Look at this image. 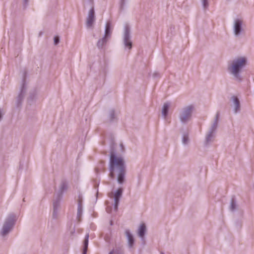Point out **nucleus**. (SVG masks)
I'll use <instances>...</instances> for the list:
<instances>
[{"label":"nucleus","mask_w":254,"mask_h":254,"mask_svg":"<svg viewBox=\"0 0 254 254\" xmlns=\"http://www.w3.org/2000/svg\"><path fill=\"white\" fill-rule=\"evenodd\" d=\"M219 113H217L214 118V121L212 123L210 127L209 128L208 131L213 132L215 133L216 129L218 127V121H219Z\"/></svg>","instance_id":"13"},{"label":"nucleus","mask_w":254,"mask_h":254,"mask_svg":"<svg viewBox=\"0 0 254 254\" xmlns=\"http://www.w3.org/2000/svg\"><path fill=\"white\" fill-rule=\"evenodd\" d=\"M112 32V28L111 24L110 22H108L105 26L104 37L107 38H109Z\"/></svg>","instance_id":"15"},{"label":"nucleus","mask_w":254,"mask_h":254,"mask_svg":"<svg viewBox=\"0 0 254 254\" xmlns=\"http://www.w3.org/2000/svg\"><path fill=\"white\" fill-rule=\"evenodd\" d=\"M26 92V85L25 84V81L24 79L23 80L22 85L21 87L20 91L15 99V104L17 108H20L23 103V100L25 97V95Z\"/></svg>","instance_id":"5"},{"label":"nucleus","mask_w":254,"mask_h":254,"mask_svg":"<svg viewBox=\"0 0 254 254\" xmlns=\"http://www.w3.org/2000/svg\"><path fill=\"white\" fill-rule=\"evenodd\" d=\"M16 220V217L13 214H10L6 217L0 231V235L2 237L6 236L12 231Z\"/></svg>","instance_id":"4"},{"label":"nucleus","mask_w":254,"mask_h":254,"mask_svg":"<svg viewBox=\"0 0 254 254\" xmlns=\"http://www.w3.org/2000/svg\"><path fill=\"white\" fill-rule=\"evenodd\" d=\"M67 189V183L63 181L60 186L59 190L55 193L54 199L61 201L64 191Z\"/></svg>","instance_id":"10"},{"label":"nucleus","mask_w":254,"mask_h":254,"mask_svg":"<svg viewBox=\"0 0 254 254\" xmlns=\"http://www.w3.org/2000/svg\"><path fill=\"white\" fill-rule=\"evenodd\" d=\"M120 146L122 148V149L123 150H124V147H123V145L122 143L120 144Z\"/></svg>","instance_id":"33"},{"label":"nucleus","mask_w":254,"mask_h":254,"mask_svg":"<svg viewBox=\"0 0 254 254\" xmlns=\"http://www.w3.org/2000/svg\"><path fill=\"white\" fill-rule=\"evenodd\" d=\"M4 114V111L3 109H0V121L1 120L2 118V116Z\"/></svg>","instance_id":"29"},{"label":"nucleus","mask_w":254,"mask_h":254,"mask_svg":"<svg viewBox=\"0 0 254 254\" xmlns=\"http://www.w3.org/2000/svg\"><path fill=\"white\" fill-rule=\"evenodd\" d=\"M123 194L122 189H118L114 193L111 192L109 194V196L110 198H114V209L115 211H117L119 204L120 199L121 198Z\"/></svg>","instance_id":"6"},{"label":"nucleus","mask_w":254,"mask_h":254,"mask_svg":"<svg viewBox=\"0 0 254 254\" xmlns=\"http://www.w3.org/2000/svg\"><path fill=\"white\" fill-rule=\"evenodd\" d=\"M28 0H23V4L24 6H26L28 3Z\"/></svg>","instance_id":"30"},{"label":"nucleus","mask_w":254,"mask_h":254,"mask_svg":"<svg viewBox=\"0 0 254 254\" xmlns=\"http://www.w3.org/2000/svg\"><path fill=\"white\" fill-rule=\"evenodd\" d=\"M247 64V59L244 56H238L230 61L228 64L227 70L235 80L241 81V73Z\"/></svg>","instance_id":"2"},{"label":"nucleus","mask_w":254,"mask_h":254,"mask_svg":"<svg viewBox=\"0 0 254 254\" xmlns=\"http://www.w3.org/2000/svg\"><path fill=\"white\" fill-rule=\"evenodd\" d=\"M153 76H154V77H156V76H157L158 75V73H157V72H154V73H153Z\"/></svg>","instance_id":"32"},{"label":"nucleus","mask_w":254,"mask_h":254,"mask_svg":"<svg viewBox=\"0 0 254 254\" xmlns=\"http://www.w3.org/2000/svg\"><path fill=\"white\" fill-rule=\"evenodd\" d=\"M215 133L208 131L206 134L205 136V143L207 144L210 142L213 141L214 138L215 137Z\"/></svg>","instance_id":"19"},{"label":"nucleus","mask_w":254,"mask_h":254,"mask_svg":"<svg viewBox=\"0 0 254 254\" xmlns=\"http://www.w3.org/2000/svg\"><path fill=\"white\" fill-rule=\"evenodd\" d=\"M146 231V226L144 223H142L140 224L138 229V235L139 237L140 238H143L145 233Z\"/></svg>","instance_id":"18"},{"label":"nucleus","mask_w":254,"mask_h":254,"mask_svg":"<svg viewBox=\"0 0 254 254\" xmlns=\"http://www.w3.org/2000/svg\"><path fill=\"white\" fill-rule=\"evenodd\" d=\"M194 109L193 105H189L181 109L179 118L182 124L186 125L191 120Z\"/></svg>","instance_id":"3"},{"label":"nucleus","mask_w":254,"mask_h":254,"mask_svg":"<svg viewBox=\"0 0 254 254\" xmlns=\"http://www.w3.org/2000/svg\"><path fill=\"white\" fill-rule=\"evenodd\" d=\"M83 5L84 8H94V0H82Z\"/></svg>","instance_id":"17"},{"label":"nucleus","mask_w":254,"mask_h":254,"mask_svg":"<svg viewBox=\"0 0 254 254\" xmlns=\"http://www.w3.org/2000/svg\"><path fill=\"white\" fill-rule=\"evenodd\" d=\"M170 106V104L169 103H165L163 105L162 110V114L164 118L165 119L168 115L169 109Z\"/></svg>","instance_id":"20"},{"label":"nucleus","mask_w":254,"mask_h":254,"mask_svg":"<svg viewBox=\"0 0 254 254\" xmlns=\"http://www.w3.org/2000/svg\"><path fill=\"white\" fill-rule=\"evenodd\" d=\"M60 41L59 37L58 36H56L54 37V43L55 45H57Z\"/></svg>","instance_id":"28"},{"label":"nucleus","mask_w":254,"mask_h":254,"mask_svg":"<svg viewBox=\"0 0 254 254\" xmlns=\"http://www.w3.org/2000/svg\"><path fill=\"white\" fill-rule=\"evenodd\" d=\"M129 27L126 25L124 28V33L123 35V43L125 46L128 48L129 50L132 48V42L131 41V36Z\"/></svg>","instance_id":"7"},{"label":"nucleus","mask_w":254,"mask_h":254,"mask_svg":"<svg viewBox=\"0 0 254 254\" xmlns=\"http://www.w3.org/2000/svg\"><path fill=\"white\" fill-rule=\"evenodd\" d=\"M88 239H89V234H87L85 237L84 240L83 241V249L82 254H86L88 246Z\"/></svg>","instance_id":"21"},{"label":"nucleus","mask_w":254,"mask_h":254,"mask_svg":"<svg viewBox=\"0 0 254 254\" xmlns=\"http://www.w3.org/2000/svg\"><path fill=\"white\" fill-rule=\"evenodd\" d=\"M243 20L241 18L235 19L233 22V32L235 36H239L243 31Z\"/></svg>","instance_id":"8"},{"label":"nucleus","mask_w":254,"mask_h":254,"mask_svg":"<svg viewBox=\"0 0 254 254\" xmlns=\"http://www.w3.org/2000/svg\"><path fill=\"white\" fill-rule=\"evenodd\" d=\"M95 12L94 8H91L88 12L86 18V25L88 28H91L95 21Z\"/></svg>","instance_id":"9"},{"label":"nucleus","mask_w":254,"mask_h":254,"mask_svg":"<svg viewBox=\"0 0 254 254\" xmlns=\"http://www.w3.org/2000/svg\"><path fill=\"white\" fill-rule=\"evenodd\" d=\"M107 211L108 213H110L109 210V207L107 208Z\"/></svg>","instance_id":"34"},{"label":"nucleus","mask_w":254,"mask_h":254,"mask_svg":"<svg viewBox=\"0 0 254 254\" xmlns=\"http://www.w3.org/2000/svg\"><path fill=\"white\" fill-rule=\"evenodd\" d=\"M189 142V138L188 134H185L183 136L182 138V143L184 145H187Z\"/></svg>","instance_id":"25"},{"label":"nucleus","mask_w":254,"mask_h":254,"mask_svg":"<svg viewBox=\"0 0 254 254\" xmlns=\"http://www.w3.org/2000/svg\"><path fill=\"white\" fill-rule=\"evenodd\" d=\"M125 234L127 238L128 246L129 248H132L134 244V238L132 235L130 233L129 230H126Z\"/></svg>","instance_id":"14"},{"label":"nucleus","mask_w":254,"mask_h":254,"mask_svg":"<svg viewBox=\"0 0 254 254\" xmlns=\"http://www.w3.org/2000/svg\"><path fill=\"white\" fill-rule=\"evenodd\" d=\"M161 254H164L163 253H162H162H161Z\"/></svg>","instance_id":"35"},{"label":"nucleus","mask_w":254,"mask_h":254,"mask_svg":"<svg viewBox=\"0 0 254 254\" xmlns=\"http://www.w3.org/2000/svg\"><path fill=\"white\" fill-rule=\"evenodd\" d=\"M60 200L55 199H53V212L52 217L54 219H57L58 217L59 212L60 209Z\"/></svg>","instance_id":"12"},{"label":"nucleus","mask_w":254,"mask_h":254,"mask_svg":"<svg viewBox=\"0 0 254 254\" xmlns=\"http://www.w3.org/2000/svg\"><path fill=\"white\" fill-rule=\"evenodd\" d=\"M110 171L109 177L112 179L117 175V181L120 184L124 183L126 173V165L123 156L116 154L113 151L111 152L109 164Z\"/></svg>","instance_id":"1"},{"label":"nucleus","mask_w":254,"mask_h":254,"mask_svg":"<svg viewBox=\"0 0 254 254\" xmlns=\"http://www.w3.org/2000/svg\"><path fill=\"white\" fill-rule=\"evenodd\" d=\"M82 206L80 202H78L77 207V218L78 221H80V219L82 216Z\"/></svg>","instance_id":"22"},{"label":"nucleus","mask_w":254,"mask_h":254,"mask_svg":"<svg viewBox=\"0 0 254 254\" xmlns=\"http://www.w3.org/2000/svg\"><path fill=\"white\" fill-rule=\"evenodd\" d=\"M108 39V38L105 37L104 36L103 38L99 39L97 43V47L99 49H102L106 45Z\"/></svg>","instance_id":"16"},{"label":"nucleus","mask_w":254,"mask_h":254,"mask_svg":"<svg viewBox=\"0 0 254 254\" xmlns=\"http://www.w3.org/2000/svg\"><path fill=\"white\" fill-rule=\"evenodd\" d=\"M32 100L33 99L31 97H29L27 99L28 103H30V102L32 101Z\"/></svg>","instance_id":"31"},{"label":"nucleus","mask_w":254,"mask_h":254,"mask_svg":"<svg viewBox=\"0 0 254 254\" xmlns=\"http://www.w3.org/2000/svg\"><path fill=\"white\" fill-rule=\"evenodd\" d=\"M230 101L232 102L234 113L237 114L241 110V104L239 98L234 95L231 97Z\"/></svg>","instance_id":"11"},{"label":"nucleus","mask_w":254,"mask_h":254,"mask_svg":"<svg viewBox=\"0 0 254 254\" xmlns=\"http://www.w3.org/2000/svg\"><path fill=\"white\" fill-rule=\"evenodd\" d=\"M122 0V2H123V0Z\"/></svg>","instance_id":"36"},{"label":"nucleus","mask_w":254,"mask_h":254,"mask_svg":"<svg viewBox=\"0 0 254 254\" xmlns=\"http://www.w3.org/2000/svg\"><path fill=\"white\" fill-rule=\"evenodd\" d=\"M203 7L204 9L206 8L207 6H208V3L207 1V0H201Z\"/></svg>","instance_id":"27"},{"label":"nucleus","mask_w":254,"mask_h":254,"mask_svg":"<svg viewBox=\"0 0 254 254\" xmlns=\"http://www.w3.org/2000/svg\"><path fill=\"white\" fill-rule=\"evenodd\" d=\"M115 119V111L113 110H110L108 113V120L110 122H112Z\"/></svg>","instance_id":"24"},{"label":"nucleus","mask_w":254,"mask_h":254,"mask_svg":"<svg viewBox=\"0 0 254 254\" xmlns=\"http://www.w3.org/2000/svg\"><path fill=\"white\" fill-rule=\"evenodd\" d=\"M236 202L233 198H232L231 203H230V209L231 211H234L236 208Z\"/></svg>","instance_id":"26"},{"label":"nucleus","mask_w":254,"mask_h":254,"mask_svg":"<svg viewBox=\"0 0 254 254\" xmlns=\"http://www.w3.org/2000/svg\"><path fill=\"white\" fill-rule=\"evenodd\" d=\"M108 254H123V252L120 248H114Z\"/></svg>","instance_id":"23"}]
</instances>
